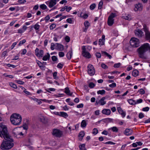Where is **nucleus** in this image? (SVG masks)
<instances>
[{"label":"nucleus","instance_id":"nucleus-1","mask_svg":"<svg viewBox=\"0 0 150 150\" xmlns=\"http://www.w3.org/2000/svg\"><path fill=\"white\" fill-rule=\"evenodd\" d=\"M4 138L1 145V149L2 150H6L9 149V135L8 133L7 127L3 123H0V137Z\"/></svg>","mask_w":150,"mask_h":150},{"label":"nucleus","instance_id":"nucleus-2","mask_svg":"<svg viewBox=\"0 0 150 150\" xmlns=\"http://www.w3.org/2000/svg\"><path fill=\"white\" fill-rule=\"evenodd\" d=\"M148 51L150 53V45L148 43H144L137 49L139 57L141 58H145L144 54Z\"/></svg>","mask_w":150,"mask_h":150},{"label":"nucleus","instance_id":"nucleus-3","mask_svg":"<svg viewBox=\"0 0 150 150\" xmlns=\"http://www.w3.org/2000/svg\"><path fill=\"white\" fill-rule=\"evenodd\" d=\"M22 118L21 115L17 113H13L10 117L11 122L14 125H19L21 123Z\"/></svg>","mask_w":150,"mask_h":150},{"label":"nucleus","instance_id":"nucleus-4","mask_svg":"<svg viewBox=\"0 0 150 150\" xmlns=\"http://www.w3.org/2000/svg\"><path fill=\"white\" fill-rule=\"evenodd\" d=\"M129 42L131 45L134 47H137L139 46V41L137 38H132Z\"/></svg>","mask_w":150,"mask_h":150},{"label":"nucleus","instance_id":"nucleus-5","mask_svg":"<svg viewBox=\"0 0 150 150\" xmlns=\"http://www.w3.org/2000/svg\"><path fill=\"white\" fill-rule=\"evenodd\" d=\"M87 68L88 74L91 76L95 74V71L93 66L91 64H89Z\"/></svg>","mask_w":150,"mask_h":150},{"label":"nucleus","instance_id":"nucleus-6","mask_svg":"<svg viewBox=\"0 0 150 150\" xmlns=\"http://www.w3.org/2000/svg\"><path fill=\"white\" fill-rule=\"evenodd\" d=\"M52 134L57 137H60L62 135V133L59 129H55L53 130L52 132Z\"/></svg>","mask_w":150,"mask_h":150},{"label":"nucleus","instance_id":"nucleus-7","mask_svg":"<svg viewBox=\"0 0 150 150\" xmlns=\"http://www.w3.org/2000/svg\"><path fill=\"white\" fill-rule=\"evenodd\" d=\"M82 54L83 55L87 58H90L91 57V55L90 53L86 51V49L85 48V46H83L82 47Z\"/></svg>","mask_w":150,"mask_h":150},{"label":"nucleus","instance_id":"nucleus-8","mask_svg":"<svg viewBox=\"0 0 150 150\" xmlns=\"http://www.w3.org/2000/svg\"><path fill=\"white\" fill-rule=\"evenodd\" d=\"M35 54L38 57H42L44 55V51L42 50H40L38 48H36L35 50Z\"/></svg>","mask_w":150,"mask_h":150},{"label":"nucleus","instance_id":"nucleus-9","mask_svg":"<svg viewBox=\"0 0 150 150\" xmlns=\"http://www.w3.org/2000/svg\"><path fill=\"white\" fill-rule=\"evenodd\" d=\"M144 30L145 33L146 39L150 42V32L148 30V28L145 26L144 28Z\"/></svg>","mask_w":150,"mask_h":150},{"label":"nucleus","instance_id":"nucleus-10","mask_svg":"<svg viewBox=\"0 0 150 150\" xmlns=\"http://www.w3.org/2000/svg\"><path fill=\"white\" fill-rule=\"evenodd\" d=\"M46 3L50 8H51L56 4L57 0H50V1L46 2Z\"/></svg>","mask_w":150,"mask_h":150},{"label":"nucleus","instance_id":"nucleus-11","mask_svg":"<svg viewBox=\"0 0 150 150\" xmlns=\"http://www.w3.org/2000/svg\"><path fill=\"white\" fill-rule=\"evenodd\" d=\"M29 123V120L27 119L24 120V123L23 126L22 127H23L24 130H27L28 129V125Z\"/></svg>","mask_w":150,"mask_h":150},{"label":"nucleus","instance_id":"nucleus-12","mask_svg":"<svg viewBox=\"0 0 150 150\" xmlns=\"http://www.w3.org/2000/svg\"><path fill=\"white\" fill-rule=\"evenodd\" d=\"M136 36L139 37H141L144 35L143 32L141 30L138 29L135 31Z\"/></svg>","mask_w":150,"mask_h":150},{"label":"nucleus","instance_id":"nucleus-13","mask_svg":"<svg viewBox=\"0 0 150 150\" xmlns=\"http://www.w3.org/2000/svg\"><path fill=\"white\" fill-rule=\"evenodd\" d=\"M142 4L140 3H138L135 6L134 11H141L142 10Z\"/></svg>","mask_w":150,"mask_h":150},{"label":"nucleus","instance_id":"nucleus-14","mask_svg":"<svg viewBox=\"0 0 150 150\" xmlns=\"http://www.w3.org/2000/svg\"><path fill=\"white\" fill-rule=\"evenodd\" d=\"M117 109L119 113L123 117H125L126 113L125 112L123 111L120 107H117Z\"/></svg>","mask_w":150,"mask_h":150},{"label":"nucleus","instance_id":"nucleus-15","mask_svg":"<svg viewBox=\"0 0 150 150\" xmlns=\"http://www.w3.org/2000/svg\"><path fill=\"white\" fill-rule=\"evenodd\" d=\"M132 133V130L130 129H126L125 130L124 133L126 135H130Z\"/></svg>","mask_w":150,"mask_h":150},{"label":"nucleus","instance_id":"nucleus-16","mask_svg":"<svg viewBox=\"0 0 150 150\" xmlns=\"http://www.w3.org/2000/svg\"><path fill=\"white\" fill-rule=\"evenodd\" d=\"M105 35H103L101 37V39H100L99 40V45H103L104 44L105 41Z\"/></svg>","mask_w":150,"mask_h":150},{"label":"nucleus","instance_id":"nucleus-17","mask_svg":"<svg viewBox=\"0 0 150 150\" xmlns=\"http://www.w3.org/2000/svg\"><path fill=\"white\" fill-rule=\"evenodd\" d=\"M111 111L109 109H104L102 111V113L103 114L106 115H109L111 113Z\"/></svg>","mask_w":150,"mask_h":150},{"label":"nucleus","instance_id":"nucleus-18","mask_svg":"<svg viewBox=\"0 0 150 150\" xmlns=\"http://www.w3.org/2000/svg\"><path fill=\"white\" fill-rule=\"evenodd\" d=\"M56 47L57 50L61 51L63 50L64 47L62 45L57 43H56Z\"/></svg>","mask_w":150,"mask_h":150},{"label":"nucleus","instance_id":"nucleus-19","mask_svg":"<svg viewBox=\"0 0 150 150\" xmlns=\"http://www.w3.org/2000/svg\"><path fill=\"white\" fill-rule=\"evenodd\" d=\"M50 58V55L49 53H47L46 55L44 56L42 58V60L44 61L49 60Z\"/></svg>","mask_w":150,"mask_h":150},{"label":"nucleus","instance_id":"nucleus-20","mask_svg":"<svg viewBox=\"0 0 150 150\" xmlns=\"http://www.w3.org/2000/svg\"><path fill=\"white\" fill-rule=\"evenodd\" d=\"M64 92L68 95L71 96L72 95V93H70V91L69 88L68 87H66L65 88V91Z\"/></svg>","mask_w":150,"mask_h":150},{"label":"nucleus","instance_id":"nucleus-21","mask_svg":"<svg viewBox=\"0 0 150 150\" xmlns=\"http://www.w3.org/2000/svg\"><path fill=\"white\" fill-rule=\"evenodd\" d=\"M19 132H18V129L17 128L14 129L13 131V134L14 136L16 137L19 135Z\"/></svg>","mask_w":150,"mask_h":150},{"label":"nucleus","instance_id":"nucleus-22","mask_svg":"<svg viewBox=\"0 0 150 150\" xmlns=\"http://www.w3.org/2000/svg\"><path fill=\"white\" fill-rule=\"evenodd\" d=\"M87 123L86 121L85 120H83L81 124V126L82 128H85L86 127Z\"/></svg>","mask_w":150,"mask_h":150},{"label":"nucleus","instance_id":"nucleus-23","mask_svg":"<svg viewBox=\"0 0 150 150\" xmlns=\"http://www.w3.org/2000/svg\"><path fill=\"white\" fill-rule=\"evenodd\" d=\"M72 55V50H71L69 51L67 54V59L70 60L71 58V57Z\"/></svg>","mask_w":150,"mask_h":150},{"label":"nucleus","instance_id":"nucleus-24","mask_svg":"<svg viewBox=\"0 0 150 150\" xmlns=\"http://www.w3.org/2000/svg\"><path fill=\"white\" fill-rule=\"evenodd\" d=\"M105 97H103L102 98L100 99L99 101V103L101 105H103L106 104V102L104 101L105 100Z\"/></svg>","mask_w":150,"mask_h":150},{"label":"nucleus","instance_id":"nucleus-25","mask_svg":"<svg viewBox=\"0 0 150 150\" xmlns=\"http://www.w3.org/2000/svg\"><path fill=\"white\" fill-rule=\"evenodd\" d=\"M114 23V19L108 18V25L110 26H112Z\"/></svg>","mask_w":150,"mask_h":150},{"label":"nucleus","instance_id":"nucleus-26","mask_svg":"<svg viewBox=\"0 0 150 150\" xmlns=\"http://www.w3.org/2000/svg\"><path fill=\"white\" fill-rule=\"evenodd\" d=\"M139 74V71L137 69L133 70L132 73V75L133 76L136 77L138 76Z\"/></svg>","mask_w":150,"mask_h":150},{"label":"nucleus","instance_id":"nucleus-27","mask_svg":"<svg viewBox=\"0 0 150 150\" xmlns=\"http://www.w3.org/2000/svg\"><path fill=\"white\" fill-rule=\"evenodd\" d=\"M40 121L42 122L46 123L47 122V120L46 118L43 116H41L40 117Z\"/></svg>","mask_w":150,"mask_h":150},{"label":"nucleus","instance_id":"nucleus-28","mask_svg":"<svg viewBox=\"0 0 150 150\" xmlns=\"http://www.w3.org/2000/svg\"><path fill=\"white\" fill-rule=\"evenodd\" d=\"M109 130H111L113 132H117L118 131V129L116 127H113L109 129Z\"/></svg>","mask_w":150,"mask_h":150},{"label":"nucleus","instance_id":"nucleus-29","mask_svg":"<svg viewBox=\"0 0 150 150\" xmlns=\"http://www.w3.org/2000/svg\"><path fill=\"white\" fill-rule=\"evenodd\" d=\"M60 116L66 118L68 117V115L67 114L66 112H60Z\"/></svg>","mask_w":150,"mask_h":150},{"label":"nucleus","instance_id":"nucleus-30","mask_svg":"<svg viewBox=\"0 0 150 150\" xmlns=\"http://www.w3.org/2000/svg\"><path fill=\"white\" fill-rule=\"evenodd\" d=\"M79 147L80 150H85V149H86L85 148V144H84L80 145Z\"/></svg>","mask_w":150,"mask_h":150},{"label":"nucleus","instance_id":"nucleus-31","mask_svg":"<svg viewBox=\"0 0 150 150\" xmlns=\"http://www.w3.org/2000/svg\"><path fill=\"white\" fill-rule=\"evenodd\" d=\"M105 91L104 90H100L97 92V93L98 94L101 95H103L105 93Z\"/></svg>","mask_w":150,"mask_h":150},{"label":"nucleus","instance_id":"nucleus-32","mask_svg":"<svg viewBox=\"0 0 150 150\" xmlns=\"http://www.w3.org/2000/svg\"><path fill=\"white\" fill-rule=\"evenodd\" d=\"M31 99V100L36 102L38 104H40L42 103L41 101H40V100H39L37 98H32Z\"/></svg>","mask_w":150,"mask_h":150},{"label":"nucleus","instance_id":"nucleus-33","mask_svg":"<svg viewBox=\"0 0 150 150\" xmlns=\"http://www.w3.org/2000/svg\"><path fill=\"white\" fill-rule=\"evenodd\" d=\"M102 54L106 55L110 59H111L112 57V56L110 55L107 52H105L102 51Z\"/></svg>","mask_w":150,"mask_h":150},{"label":"nucleus","instance_id":"nucleus-34","mask_svg":"<svg viewBox=\"0 0 150 150\" xmlns=\"http://www.w3.org/2000/svg\"><path fill=\"white\" fill-rule=\"evenodd\" d=\"M40 7L42 10H45L47 8V6L44 4L40 5Z\"/></svg>","mask_w":150,"mask_h":150},{"label":"nucleus","instance_id":"nucleus-35","mask_svg":"<svg viewBox=\"0 0 150 150\" xmlns=\"http://www.w3.org/2000/svg\"><path fill=\"white\" fill-rule=\"evenodd\" d=\"M128 103L131 105H134L135 104V101L132 99H129L128 100Z\"/></svg>","mask_w":150,"mask_h":150},{"label":"nucleus","instance_id":"nucleus-36","mask_svg":"<svg viewBox=\"0 0 150 150\" xmlns=\"http://www.w3.org/2000/svg\"><path fill=\"white\" fill-rule=\"evenodd\" d=\"M85 135V133L83 131H81L80 132L79 134V137H81L82 138L84 137Z\"/></svg>","mask_w":150,"mask_h":150},{"label":"nucleus","instance_id":"nucleus-37","mask_svg":"<svg viewBox=\"0 0 150 150\" xmlns=\"http://www.w3.org/2000/svg\"><path fill=\"white\" fill-rule=\"evenodd\" d=\"M64 64L61 63H59L57 66V67L58 68L62 69L63 66Z\"/></svg>","mask_w":150,"mask_h":150},{"label":"nucleus","instance_id":"nucleus-38","mask_svg":"<svg viewBox=\"0 0 150 150\" xmlns=\"http://www.w3.org/2000/svg\"><path fill=\"white\" fill-rule=\"evenodd\" d=\"M57 72H54L53 74V76L54 77V79H59L58 77L57 76Z\"/></svg>","mask_w":150,"mask_h":150},{"label":"nucleus","instance_id":"nucleus-39","mask_svg":"<svg viewBox=\"0 0 150 150\" xmlns=\"http://www.w3.org/2000/svg\"><path fill=\"white\" fill-rule=\"evenodd\" d=\"M98 132V130L97 128H94L93 130L92 133L93 134L96 135V134Z\"/></svg>","mask_w":150,"mask_h":150},{"label":"nucleus","instance_id":"nucleus-40","mask_svg":"<svg viewBox=\"0 0 150 150\" xmlns=\"http://www.w3.org/2000/svg\"><path fill=\"white\" fill-rule=\"evenodd\" d=\"M96 7V5L94 3L91 4L90 6V8L91 10L94 9Z\"/></svg>","mask_w":150,"mask_h":150},{"label":"nucleus","instance_id":"nucleus-41","mask_svg":"<svg viewBox=\"0 0 150 150\" xmlns=\"http://www.w3.org/2000/svg\"><path fill=\"white\" fill-rule=\"evenodd\" d=\"M124 18L127 20L130 21L131 20V16L130 15L126 16H124Z\"/></svg>","mask_w":150,"mask_h":150},{"label":"nucleus","instance_id":"nucleus-42","mask_svg":"<svg viewBox=\"0 0 150 150\" xmlns=\"http://www.w3.org/2000/svg\"><path fill=\"white\" fill-rule=\"evenodd\" d=\"M26 41L25 39H23L22 40L20 41L19 43L18 44V45L19 46H20L22 45L25 43Z\"/></svg>","mask_w":150,"mask_h":150},{"label":"nucleus","instance_id":"nucleus-43","mask_svg":"<svg viewBox=\"0 0 150 150\" xmlns=\"http://www.w3.org/2000/svg\"><path fill=\"white\" fill-rule=\"evenodd\" d=\"M104 144H111V145H114L115 144V143L111 141H109L108 142H106L105 143H104Z\"/></svg>","mask_w":150,"mask_h":150},{"label":"nucleus","instance_id":"nucleus-44","mask_svg":"<svg viewBox=\"0 0 150 150\" xmlns=\"http://www.w3.org/2000/svg\"><path fill=\"white\" fill-rule=\"evenodd\" d=\"M51 59L52 61L53 62L56 61L58 60L57 57L55 56H53L52 57Z\"/></svg>","mask_w":150,"mask_h":150},{"label":"nucleus","instance_id":"nucleus-45","mask_svg":"<svg viewBox=\"0 0 150 150\" xmlns=\"http://www.w3.org/2000/svg\"><path fill=\"white\" fill-rule=\"evenodd\" d=\"M95 86V85L94 83L91 82L89 84V87L91 88H93Z\"/></svg>","mask_w":150,"mask_h":150},{"label":"nucleus","instance_id":"nucleus-46","mask_svg":"<svg viewBox=\"0 0 150 150\" xmlns=\"http://www.w3.org/2000/svg\"><path fill=\"white\" fill-rule=\"evenodd\" d=\"M103 5V2L100 1L98 4V9H101Z\"/></svg>","mask_w":150,"mask_h":150},{"label":"nucleus","instance_id":"nucleus-47","mask_svg":"<svg viewBox=\"0 0 150 150\" xmlns=\"http://www.w3.org/2000/svg\"><path fill=\"white\" fill-rule=\"evenodd\" d=\"M84 24L85 27L88 28L89 26V23L88 21H85L84 23Z\"/></svg>","mask_w":150,"mask_h":150},{"label":"nucleus","instance_id":"nucleus-48","mask_svg":"<svg viewBox=\"0 0 150 150\" xmlns=\"http://www.w3.org/2000/svg\"><path fill=\"white\" fill-rule=\"evenodd\" d=\"M115 16V13H112L109 16V18L113 19V18Z\"/></svg>","mask_w":150,"mask_h":150},{"label":"nucleus","instance_id":"nucleus-49","mask_svg":"<svg viewBox=\"0 0 150 150\" xmlns=\"http://www.w3.org/2000/svg\"><path fill=\"white\" fill-rule=\"evenodd\" d=\"M56 25L54 24H52L50 26V30H52L56 27Z\"/></svg>","mask_w":150,"mask_h":150},{"label":"nucleus","instance_id":"nucleus-50","mask_svg":"<svg viewBox=\"0 0 150 150\" xmlns=\"http://www.w3.org/2000/svg\"><path fill=\"white\" fill-rule=\"evenodd\" d=\"M40 26L38 24V23H36L34 26V28L36 30H38L39 29Z\"/></svg>","mask_w":150,"mask_h":150},{"label":"nucleus","instance_id":"nucleus-51","mask_svg":"<svg viewBox=\"0 0 150 150\" xmlns=\"http://www.w3.org/2000/svg\"><path fill=\"white\" fill-rule=\"evenodd\" d=\"M101 67L105 69H107L108 68L107 66L106 65H105V64H104V63L101 64Z\"/></svg>","mask_w":150,"mask_h":150},{"label":"nucleus","instance_id":"nucleus-52","mask_svg":"<svg viewBox=\"0 0 150 150\" xmlns=\"http://www.w3.org/2000/svg\"><path fill=\"white\" fill-rule=\"evenodd\" d=\"M10 86L16 89L17 88V86L15 84L12 83H10Z\"/></svg>","mask_w":150,"mask_h":150},{"label":"nucleus","instance_id":"nucleus-53","mask_svg":"<svg viewBox=\"0 0 150 150\" xmlns=\"http://www.w3.org/2000/svg\"><path fill=\"white\" fill-rule=\"evenodd\" d=\"M56 45L53 43H52L51 44L50 48L52 50H53L54 49V47L56 46Z\"/></svg>","mask_w":150,"mask_h":150},{"label":"nucleus","instance_id":"nucleus-54","mask_svg":"<svg viewBox=\"0 0 150 150\" xmlns=\"http://www.w3.org/2000/svg\"><path fill=\"white\" fill-rule=\"evenodd\" d=\"M121 65V63H118L117 64H115L114 65V68H118Z\"/></svg>","mask_w":150,"mask_h":150},{"label":"nucleus","instance_id":"nucleus-55","mask_svg":"<svg viewBox=\"0 0 150 150\" xmlns=\"http://www.w3.org/2000/svg\"><path fill=\"white\" fill-rule=\"evenodd\" d=\"M116 85L115 83H113L109 85V86L111 88H114L116 86Z\"/></svg>","mask_w":150,"mask_h":150},{"label":"nucleus","instance_id":"nucleus-56","mask_svg":"<svg viewBox=\"0 0 150 150\" xmlns=\"http://www.w3.org/2000/svg\"><path fill=\"white\" fill-rule=\"evenodd\" d=\"M21 51L22 52L21 53V55H24L27 52V50L25 49L22 50Z\"/></svg>","mask_w":150,"mask_h":150},{"label":"nucleus","instance_id":"nucleus-57","mask_svg":"<svg viewBox=\"0 0 150 150\" xmlns=\"http://www.w3.org/2000/svg\"><path fill=\"white\" fill-rule=\"evenodd\" d=\"M142 100L141 99L137 100L136 101H135V104L141 103L142 102Z\"/></svg>","mask_w":150,"mask_h":150},{"label":"nucleus","instance_id":"nucleus-58","mask_svg":"<svg viewBox=\"0 0 150 150\" xmlns=\"http://www.w3.org/2000/svg\"><path fill=\"white\" fill-rule=\"evenodd\" d=\"M59 56L60 57H63L64 56V54L63 52H59Z\"/></svg>","mask_w":150,"mask_h":150},{"label":"nucleus","instance_id":"nucleus-59","mask_svg":"<svg viewBox=\"0 0 150 150\" xmlns=\"http://www.w3.org/2000/svg\"><path fill=\"white\" fill-rule=\"evenodd\" d=\"M66 21L67 23L71 24L72 23V19L71 18H68L67 19Z\"/></svg>","mask_w":150,"mask_h":150},{"label":"nucleus","instance_id":"nucleus-60","mask_svg":"<svg viewBox=\"0 0 150 150\" xmlns=\"http://www.w3.org/2000/svg\"><path fill=\"white\" fill-rule=\"evenodd\" d=\"M37 63L38 64V66L40 68H41V67H44V66H43L42 63L41 62H39V61H38V62H37Z\"/></svg>","mask_w":150,"mask_h":150},{"label":"nucleus","instance_id":"nucleus-61","mask_svg":"<svg viewBox=\"0 0 150 150\" xmlns=\"http://www.w3.org/2000/svg\"><path fill=\"white\" fill-rule=\"evenodd\" d=\"M65 40L67 42H69L70 40V38L68 36L65 37Z\"/></svg>","mask_w":150,"mask_h":150},{"label":"nucleus","instance_id":"nucleus-62","mask_svg":"<svg viewBox=\"0 0 150 150\" xmlns=\"http://www.w3.org/2000/svg\"><path fill=\"white\" fill-rule=\"evenodd\" d=\"M96 57L98 58H100L101 57V54L100 53L96 52L95 54Z\"/></svg>","mask_w":150,"mask_h":150},{"label":"nucleus","instance_id":"nucleus-63","mask_svg":"<svg viewBox=\"0 0 150 150\" xmlns=\"http://www.w3.org/2000/svg\"><path fill=\"white\" fill-rule=\"evenodd\" d=\"M139 91V93L140 94H143L144 93H145V91H144V89H143L142 88H141L140 89Z\"/></svg>","mask_w":150,"mask_h":150},{"label":"nucleus","instance_id":"nucleus-64","mask_svg":"<svg viewBox=\"0 0 150 150\" xmlns=\"http://www.w3.org/2000/svg\"><path fill=\"white\" fill-rule=\"evenodd\" d=\"M149 108L148 107H146L142 108V110L144 111H148L149 110Z\"/></svg>","mask_w":150,"mask_h":150}]
</instances>
